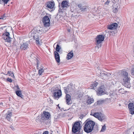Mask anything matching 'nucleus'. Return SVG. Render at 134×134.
I'll list each match as a JSON object with an SVG mask.
<instances>
[{
  "label": "nucleus",
  "instance_id": "1",
  "mask_svg": "<svg viewBox=\"0 0 134 134\" xmlns=\"http://www.w3.org/2000/svg\"><path fill=\"white\" fill-rule=\"evenodd\" d=\"M84 130L85 132L89 133L91 132L93 129L95 123L91 120H86L85 122Z\"/></svg>",
  "mask_w": 134,
  "mask_h": 134
},
{
  "label": "nucleus",
  "instance_id": "2",
  "mask_svg": "<svg viewBox=\"0 0 134 134\" xmlns=\"http://www.w3.org/2000/svg\"><path fill=\"white\" fill-rule=\"evenodd\" d=\"M121 75L123 81V85L126 87L130 88L131 87L130 79L128 77V73L125 71H123L121 72Z\"/></svg>",
  "mask_w": 134,
  "mask_h": 134
},
{
  "label": "nucleus",
  "instance_id": "3",
  "mask_svg": "<svg viewBox=\"0 0 134 134\" xmlns=\"http://www.w3.org/2000/svg\"><path fill=\"white\" fill-rule=\"evenodd\" d=\"M81 127L79 122H76L73 125L72 129V134H81L80 130Z\"/></svg>",
  "mask_w": 134,
  "mask_h": 134
},
{
  "label": "nucleus",
  "instance_id": "4",
  "mask_svg": "<svg viewBox=\"0 0 134 134\" xmlns=\"http://www.w3.org/2000/svg\"><path fill=\"white\" fill-rule=\"evenodd\" d=\"M7 27L6 26L2 27L0 28V31L3 29L5 30V32L3 35V38L5 41L10 42L11 41V38L9 36V33L8 32H7Z\"/></svg>",
  "mask_w": 134,
  "mask_h": 134
},
{
  "label": "nucleus",
  "instance_id": "5",
  "mask_svg": "<svg viewBox=\"0 0 134 134\" xmlns=\"http://www.w3.org/2000/svg\"><path fill=\"white\" fill-rule=\"evenodd\" d=\"M104 37L103 35H98L96 37V41L97 43V46L96 47H97L98 48L100 47L102 42L104 41Z\"/></svg>",
  "mask_w": 134,
  "mask_h": 134
},
{
  "label": "nucleus",
  "instance_id": "6",
  "mask_svg": "<svg viewBox=\"0 0 134 134\" xmlns=\"http://www.w3.org/2000/svg\"><path fill=\"white\" fill-rule=\"evenodd\" d=\"M50 19L47 16H45L43 17L42 19V22L44 26L47 27L50 26Z\"/></svg>",
  "mask_w": 134,
  "mask_h": 134
},
{
  "label": "nucleus",
  "instance_id": "7",
  "mask_svg": "<svg viewBox=\"0 0 134 134\" xmlns=\"http://www.w3.org/2000/svg\"><path fill=\"white\" fill-rule=\"evenodd\" d=\"M56 45L55 48L56 51L54 52V55L56 61L58 63H59V53L57 52H59V44L58 43Z\"/></svg>",
  "mask_w": 134,
  "mask_h": 134
},
{
  "label": "nucleus",
  "instance_id": "8",
  "mask_svg": "<svg viewBox=\"0 0 134 134\" xmlns=\"http://www.w3.org/2000/svg\"><path fill=\"white\" fill-rule=\"evenodd\" d=\"M104 87L101 86L99 87L97 92V94L98 96H101L104 94Z\"/></svg>",
  "mask_w": 134,
  "mask_h": 134
},
{
  "label": "nucleus",
  "instance_id": "9",
  "mask_svg": "<svg viewBox=\"0 0 134 134\" xmlns=\"http://www.w3.org/2000/svg\"><path fill=\"white\" fill-rule=\"evenodd\" d=\"M117 24L116 23H114L108 25L107 28L109 29L112 30H114L117 28Z\"/></svg>",
  "mask_w": 134,
  "mask_h": 134
},
{
  "label": "nucleus",
  "instance_id": "10",
  "mask_svg": "<svg viewBox=\"0 0 134 134\" xmlns=\"http://www.w3.org/2000/svg\"><path fill=\"white\" fill-rule=\"evenodd\" d=\"M128 108L130 109V113L132 114H134V105L132 103H130L128 105Z\"/></svg>",
  "mask_w": 134,
  "mask_h": 134
},
{
  "label": "nucleus",
  "instance_id": "11",
  "mask_svg": "<svg viewBox=\"0 0 134 134\" xmlns=\"http://www.w3.org/2000/svg\"><path fill=\"white\" fill-rule=\"evenodd\" d=\"M55 4L53 2H49L47 3L46 6L47 7L51 9L53 8Z\"/></svg>",
  "mask_w": 134,
  "mask_h": 134
},
{
  "label": "nucleus",
  "instance_id": "12",
  "mask_svg": "<svg viewBox=\"0 0 134 134\" xmlns=\"http://www.w3.org/2000/svg\"><path fill=\"white\" fill-rule=\"evenodd\" d=\"M20 48L22 50H25L28 47V44L27 43H24L20 44Z\"/></svg>",
  "mask_w": 134,
  "mask_h": 134
},
{
  "label": "nucleus",
  "instance_id": "13",
  "mask_svg": "<svg viewBox=\"0 0 134 134\" xmlns=\"http://www.w3.org/2000/svg\"><path fill=\"white\" fill-rule=\"evenodd\" d=\"M66 101V104L68 105L70 104L71 103V96L69 94H66L65 97Z\"/></svg>",
  "mask_w": 134,
  "mask_h": 134
},
{
  "label": "nucleus",
  "instance_id": "14",
  "mask_svg": "<svg viewBox=\"0 0 134 134\" xmlns=\"http://www.w3.org/2000/svg\"><path fill=\"white\" fill-rule=\"evenodd\" d=\"M93 115L95 117H103L105 116L104 115L101 113H95Z\"/></svg>",
  "mask_w": 134,
  "mask_h": 134
},
{
  "label": "nucleus",
  "instance_id": "15",
  "mask_svg": "<svg viewBox=\"0 0 134 134\" xmlns=\"http://www.w3.org/2000/svg\"><path fill=\"white\" fill-rule=\"evenodd\" d=\"M54 98L58 100L59 99V90H55L53 94Z\"/></svg>",
  "mask_w": 134,
  "mask_h": 134
},
{
  "label": "nucleus",
  "instance_id": "16",
  "mask_svg": "<svg viewBox=\"0 0 134 134\" xmlns=\"http://www.w3.org/2000/svg\"><path fill=\"white\" fill-rule=\"evenodd\" d=\"M68 1H63L62 3V6L64 8L65 7H69V3Z\"/></svg>",
  "mask_w": 134,
  "mask_h": 134
},
{
  "label": "nucleus",
  "instance_id": "17",
  "mask_svg": "<svg viewBox=\"0 0 134 134\" xmlns=\"http://www.w3.org/2000/svg\"><path fill=\"white\" fill-rule=\"evenodd\" d=\"M31 36L33 37L34 40H36L39 37L38 35V32H36L35 33L32 32L31 34Z\"/></svg>",
  "mask_w": 134,
  "mask_h": 134
},
{
  "label": "nucleus",
  "instance_id": "18",
  "mask_svg": "<svg viewBox=\"0 0 134 134\" xmlns=\"http://www.w3.org/2000/svg\"><path fill=\"white\" fill-rule=\"evenodd\" d=\"M42 116L43 117H50L51 115L48 112L44 111L43 112V114H42Z\"/></svg>",
  "mask_w": 134,
  "mask_h": 134
},
{
  "label": "nucleus",
  "instance_id": "19",
  "mask_svg": "<svg viewBox=\"0 0 134 134\" xmlns=\"http://www.w3.org/2000/svg\"><path fill=\"white\" fill-rule=\"evenodd\" d=\"M94 101V99L91 97H88L87 99V103L88 104H91L93 103Z\"/></svg>",
  "mask_w": 134,
  "mask_h": 134
},
{
  "label": "nucleus",
  "instance_id": "20",
  "mask_svg": "<svg viewBox=\"0 0 134 134\" xmlns=\"http://www.w3.org/2000/svg\"><path fill=\"white\" fill-rule=\"evenodd\" d=\"M72 52V51H71L68 54L66 57L67 59H71L73 56L74 54Z\"/></svg>",
  "mask_w": 134,
  "mask_h": 134
},
{
  "label": "nucleus",
  "instance_id": "21",
  "mask_svg": "<svg viewBox=\"0 0 134 134\" xmlns=\"http://www.w3.org/2000/svg\"><path fill=\"white\" fill-rule=\"evenodd\" d=\"M98 83L96 81L94 82L90 86L91 88L92 89H95L96 88L97 86L98 85Z\"/></svg>",
  "mask_w": 134,
  "mask_h": 134
},
{
  "label": "nucleus",
  "instance_id": "22",
  "mask_svg": "<svg viewBox=\"0 0 134 134\" xmlns=\"http://www.w3.org/2000/svg\"><path fill=\"white\" fill-rule=\"evenodd\" d=\"M72 87V86L71 84L68 85V89L69 92H72L74 91V89Z\"/></svg>",
  "mask_w": 134,
  "mask_h": 134
},
{
  "label": "nucleus",
  "instance_id": "23",
  "mask_svg": "<svg viewBox=\"0 0 134 134\" xmlns=\"http://www.w3.org/2000/svg\"><path fill=\"white\" fill-rule=\"evenodd\" d=\"M16 93L18 96L20 97L21 98H23V96L22 95L21 92L20 91L18 90L16 91Z\"/></svg>",
  "mask_w": 134,
  "mask_h": 134
},
{
  "label": "nucleus",
  "instance_id": "24",
  "mask_svg": "<svg viewBox=\"0 0 134 134\" xmlns=\"http://www.w3.org/2000/svg\"><path fill=\"white\" fill-rule=\"evenodd\" d=\"M6 75H8L9 76H11L12 77L14 78V75L13 73L11 71H8L7 74H5Z\"/></svg>",
  "mask_w": 134,
  "mask_h": 134
},
{
  "label": "nucleus",
  "instance_id": "25",
  "mask_svg": "<svg viewBox=\"0 0 134 134\" xmlns=\"http://www.w3.org/2000/svg\"><path fill=\"white\" fill-rule=\"evenodd\" d=\"M110 75L111 74L110 73H106L105 76H104V79L106 80H108L109 79V77Z\"/></svg>",
  "mask_w": 134,
  "mask_h": 134
},
{
  "label": "nucleus",
  "instance_id": "26",
  "mask_svg": "<svg viewBox=\"0 0 134 134\" xmlns=\"http://www.w3.org/2000/svg\"><path fill=\"white\" fill-rule=\"evenodd\" d=\"M45 28H43L40 27L39 31L41 33H44L46 31V30H45Z\"/></svg>",
  "mask_w": 134,
  "mask_h": 134
},
{
  "label": "nucleus",
  "instance_id": "27",
  "mask_svg": "<svg viewBox=\"0 0 134 134\" xmlns=\"http://www.w3.org/2000/svg\"><path fill=\"white\" fill-rule=\"evenodd\" d=\"M12 113L10 111H8L7 113V116L6 117H9L12 116Z\"/></svg>",
  "mask_w": 134,
  "mask_h": 134
},
{
  "label": "nucleus",
  "instance_id": "28",
  "mask_svg": "<svg viewBox=\"0 0 134 134\" xmlns=\"http://www.w3.org/2000/svg\"><path fill=\"white\" fill-rule=\"evenodd\" d=\"M106 74V73L103 72H101L100 73V76L102 78L104 79V76H105Z\"/></svg>",
  "mask_w": 134,
  "mask_h": 134
},
{
  "label": "nucleus",
  "instance_id": "29",
  "mask_svg": "<svg viewBox=\"0 0 134 134\" xmlns=\"http://www.w3.org/2000/svg\"><path fill=\"white\" fill-rule=\"evenodd\" d=\"M36 63L37 64V68L38 69L39 68H38L39 65L40 64V62L37 59H36Z\"/></svg>",
  "mask_w": 134,
  "mask_h": 134
},
{
  "label": "nucleus",
  "instance_id": "30",
  "mask_svg": "<svg viewBox=\"0 0 134 134\" xmlns=\"http://www.w3.org/2000/svg\"><path fill=\"white\" fill-rule=\"evenodd\" d=\"M44 70L43 68H41L38 71V74L40 75H41L42 74L43 72H44Z\"/></svg>",
  "mask_w": 134,
  "mask_h": 134
},
{
  "label": "nucleus",
  "instance_id": "31",
  "mask_svg": "<svg viewBox=\"0 0 134 134\" xmlns=\"http://www.w3.org/2000/svg\"><path fill=\"white\" fill-rule=\"evenodd\" d=\"M105 129L106 126L105 125H104L102 127L100 131V132H104L105 131Z\"/></svg>",
  "mask_w": 134,
  "mask_h": 134
},
{
  "label": "nucleus",
  "instance_id": "32",
  "mask_svg": "<svg viewBox=\"0 0 134 134\" xmlns=\"http://www.w3.org/2000/svg\"><path fill=\"white\" fill-rule=\"evenodd\" d=\"M64 91L65 93V94H67L69 92L68 89V88L64 87Z\"/></svg>",
  "mask_w": 134,
  "mask_h": 134
},
{
  "label": "nucleus",
  "instance_id": "33",
  "mask_svg": "<svg viewBox=\"0 0 134 134\" xmlns=\"http://www.w3.org/2000/svg\"><path fill=\"white\" fill-rule=\"evenodd\" d=\"M104 101L103 100H99L97 102V104H100L103 103Z\"/></svg>",
  "mask_w": 134,
  "mask_h": 134
},
{
  "label": "nucleus",
  "instance_id": "34",
  "mask_svg": "<svg viewBox=\"0 0 134 134\" xmlns=\"http://www.w3.org/2000/svg\"><path fill=\"white\" fill-rule=\"evenodd\" d=\"M98 119L101 121H104L105 119V118H97Z\"/></svg>",
  "mask_w": 134,
  "mask_h": 134
},
{
  "label": "nucleus",
  "instance_id": "35",
  "mask_svg": "<svg viewBox=\"0 0 134 134\" xmlns=\"http://www.w3.org/2000/svg\"><path fill=\"white\" fill-rule=\"evenodd\" d=\"M86 6H83V7L81 8V10L82 11H84L86 9Z\"/></svg>",
  "mask_w": 134,
  "mask_h": 134
},
{
  "label": "nucleus",
  "instance_id": "36",
  "mask_svg": "<svg viewBox=\"0 0 134 134\" xmlns=\"http://www.w3.org/2000/svg\"><path fill=\"white\" fill-rule=\"evenodd\" d=\"M131 74L132 75H134V68H132L131 70Z\"/></svg>",
  "mask_w": 134,
  "mask_h": 134
},
{
  "label": "nucleus",
  "instance_id": "37",
  "mask_svg": "<svg viewBox=\"0 0 134 134\" xmlns=\"http://www.w3.org/2000/svg\"><path fill=\"white\" fill-rule=\"evenodd\" d=\"M7 119L10 122H12V121L13 119H12L13 118H7Z\"/></svg>",
  "mask_w": 134,
  "mask_h": 134
},
{
  "label": "nucleus",
  "instance_id": "38",
  "mask_svg": "<svg viewBox=\"0 0 134 134\" xmlns=\"http://www.w3.org/2000/svg\"><path fill=\"white\" fill-rule=\"evenodd\" d=\"M62 50L61 47L59 46V53H62Z\"/></svg>",
  "mask_w": 134,
  "mask_h": 134
},
{
  "label": "nucleus",
  "instance_id": "39",
  "mask_svg": "<svg viewBox=\"0 0 134 134\" xmlns=\"http://www.w3.org/2000/svg\"><path fill=\"white\" fill-rule=\"evenodd\" d=\"M7 81L10 82H12V79H11L9 78H8L7 79Z\"/></svg>",
  "mask_w": 134,
  "mask_h": 134
},
{
  "label": "nucleus",
  "instance_id": "40",
  "mask_svg": "<svg viewBox=\"0 0 134 134\" xmlns=\"http://www.w3.org/2000/svg\"><path fill=\"white\" fill-rule=\"evenodd\" d=\"M110 1L109 0H107V1L105 2V4H107V5H108Z\"/></svg>",
  "mask_w": 134,
  "mask_h": 134
},
{
  "label": "nucleus",
  "instance_id": "41",
  "mask_svg": "<svg viewBox=\"0 0 134 134\" xmlns=\"http://www.w3.org/2000/svg\"><path fill=\"white\" fill-rule=\"evenodd\" d=\"M36 40V43L38 44H39L40 42L38 40V39H37L36 40Z\"/></svg>",
  "mask_w": 134,
  "mask_h": 134
},
{
  "label": "nucleus",
  "instance_id": "42",
  "mask_svg": "<svg viewBox=\"0 0 134 134\" xmlns=\"http://www.w3.org/2000/svg\"><path fill=\"white\" fill-rule=\"evenodd\" d=\"M62 92L61 90L59 89V97H60L62 95Z\"/></svg>",
  "mask_w": 134,
  "mask_h": 134
},
{
  "label": "nucleus",
  "instance_id": "43",
  "mask_svg": "<svg viewBox=\"0 0 134 134\" xmlns=\"http://www.w3.org/2000/svg\"><path fill=\"white\" fill-rule=\"evenodd\" d=\"M86 114H81V117H85V116L86 115Z\"/></svg>",
  "mask_w": 134,
  "mask_h": 134
},
{
  "label": "nucleus",
  "instance_id": "44",
  "mask_svg": "<svg viewBox=\"0 0 134 134\" xmlns=\"http://www.w3.org/2000/svg\"><path fill=\"white\" fill-rule=\"evenodd\" d=\"M48 132L47 131H45L44 132L43 134H48Z\"/></svg>",
  "mask_w": 134,
  "mask_h": 134
},
{
  "label": "nucleus",
  "instance_id": "45",
  "mask_svg": "<svg viewBox=\"0 0 134 134\" xmlns=\"http://www.w3.org/2000/svg\"><path fill=\"white\" fill-rule=\"evenodd\" d=\"M118 11L117 9L116 8H115V9L114 10V12L115 13H116Z\"/></svg>",
  "mask_w": 134,
  "mask_h": 134
},
{
  "label": "nucleus",
  "instance_id": "46",
  "mask_svg": "<svg viewBox=\"0 0 134 134\" xmlns=\"http://www.w3.org/2000/svg\"><path fill=\"white\" fill-rule=\"evenodd\" d=\"M81 6H82V5H81V4H79L78 5V6L80 8H81Z\"/></svg>",
  "mask_w": 134,
  "mask_h": 134
},
{
  "label": "nucleus",
  "instance_id": "47",
  "mask_svg": "<svg viewBox=\"0 0 134 134\" xmlns=\"http://www.w3.org/2000/svg\"><path fill=\"white\" fill-rule=\"evenodd\" d=\"M0 106H3V103L2 102L0 103Z\"/></svg>",
  "mask_w": 134,
  "mask_h": 134
},
{
  "label": "nucleus",
  "instance_id": "48",
  "mask_svg": "<svg viewBox=\"0 0 134 134\" xmlns=\"http://www.w3.org/2000/svg\"><path fill=\"white\" fill-rule=\"evenodd\" d=\"M60 110L62 111V110H64V111H65V110H64V109L63 108H62L61 109H60Z\"/></svg>",
  "mask_w": 134,
  "mask_h": 134
},
{
  "label": "nucleus",
  "instance_id": "49",
  "mask_svg": "<svg viewBox=\"0 0 134 134\" xmlns=\"http://www.w3.org/2000/svg\"><path fill=\"white\" fill-rule=\"evenodd\" d=\"M58 14L57 13V14L56 15V17H55V18H57V16H58Z\"/></svg>",
  "mask_w": 134,
  "mask_h": 134
},
{
  "label": "nucleus",
  "instance_id": "50",
  "mask_svg": "<svg viewBox=\"0 0 134 134\" xmlns=\"http://www.w3.org/2000/svg\"><path fill=\"white\" fill-rule=\"evenodd\" d=\"M56 43H55V44H54V46H53L54 47V46L56 45Z\"/></svg>",
  "mask_w": 134,
  "mask_h": 134
},
{
  "label": "nucleus",
  "instance_id": "51",
  "mask_svg": "<svg viewBox=\"0 0 134 134\" xmlns=\"http://www.w3.org/2000/svg\"><path fill=\"white\" fill-rule=\"evenodd\" d=\"M12 129L13 130H14V128L13 127V128H12Z\"/></svg>",
  "mask_w": 134,
  "mask_h": 134
},
{
  "label": "nucleus",
  "instance_id": "52",
  "mask_svg": "<svg viewBox=\"0 0 134 134\" xmlns=\"http://www.w3.org/2000/svg\"><path fill=\"white\" fill-rule=\"evenodd\" d=\"M115 34V33H113H113H112V35H113L114 34Z\"/></svg>",
  "mask_w": 134,
  "mask_h": 134
},
{
  "label": "nucleus",
  "instance_id": "53",
  "mask_svg": "<svg viewBox=\"0 0 134 134\" xmlns=\"http://www.w3.org/2000/svg\"><path fill=\"white\" fill-rule=\"evenodd\" d=\"M57 106L58 107H59V104H58L57 105Z\"/></svg>",
  "mask_w": 134,
  "mask_h": 134
},
{
  "label": "nucleus",
  "instance_id": "54",
  "mask_svg": "<svg viewBox=\"0 0 134 134\" xmlns=\"http://www.w3.org/2000/svg\"><path fill=\"white\" fill-rule=\"evenodd\" d=\"M37 119L36 120V121H37Z\"/></svg>",
  "mask_w": 134,
  "mask_h": 134
},
{
  "label": "nucleus",
  "instance_id": "55",
  "mask_svg": "<svg viewBox=\"0 0 134 134\" xmlns=\"http://www.w3.org/2000/svg\"><path fill=\"white\" fill-rule=\"evenodd\" d=\"M59 62H60V57H59Z\"/></svg>",
  "mask_w": 134,
  "mask_h": 134
},
{
  "label": "nucleus",
  "instance_id": "56",
  "mask_svg": "<svg viewBox=\"0 0 134 134\" xmlns=\"http://www.w3.org/2000/svg\"><path fill=\"white\" fill-rule=\"evenodd\" d=\"M59 109H60V107H59Z\"/></svg>",
  "mask_w": 134,
  "mask_h": 134
},
{
  "label": "nucleus",
  "instance_id": "57",
  "mask_svg": "<svg viewBox=\"0 0 134 134\" xmlns=\"http://www.w3.org/2000/svg\"><path fill=\"white\" fill-rule=\"evenodd\" d=\"M82 132V131H81V132ZM81 134H82V133H81Z\"/></svg>",
  "mask_w": 134,
  "mask_h": 134
},
{
  "label": "nucleus",
  "instance_id": "58",
  "mask_svg": "<svg viewBox=\"0 0 134 134\" xmlns=\"http://www.w3.org/2000/svg\"><path fill=\"white\" fill-rule=\"evenodd\" d=\"M110 32H111V33H112V31H110Z\"/></svg>",
  "mask_w": 134,
  "mask_h": 134
}]
</instances>
